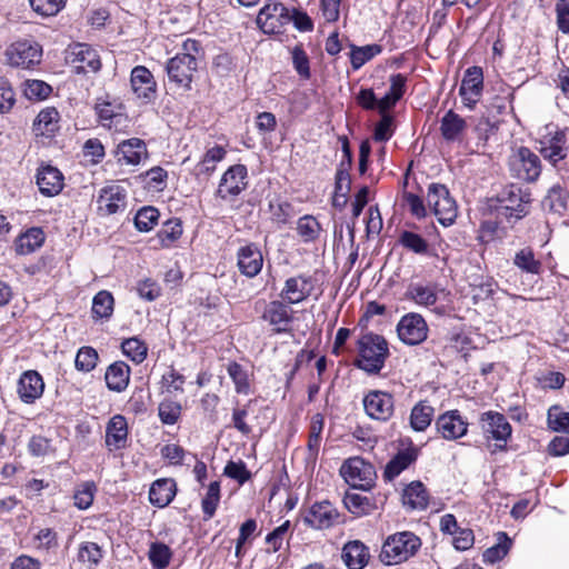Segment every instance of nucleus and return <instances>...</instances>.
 I'll return each mask as SVG.
<instances>
[{"mask_svg": "<svg viewBox=\"0 0 569 569\" xmlns=\"http://www.w3.org/2000/svg\"><path fill=\"white\" fill-rule=\"evenodd\" d=\"M417 459V450L408 448L399 451L386 466L383 477L393 480Z\"/></svg>", "mask_w": 569, "mask_h": 569, "instance_id": "34", "label": "nucleus"}, {"mask_svg": "<svg viewBox=\"0 0 569 569\" xmlns=\"http://www.w3.org/2000/svg\"><path fill=\"white\" fill-rule=\"evenodd\" d=\"M363 408L371 419L388 421L395 411V400L388 392L372 390L365 396Z\"/></svg>", "mask_w": 569, "mask_h": 569, "instance_id": "13", "label": "nucleus"}, {"mask_svg": "<svg viewBox=\"0 0 569 569\" xmlns=\"http://www.w3.org/2000/svg\"><path fill=\"white\" fill-rule=\"evenodd\" d=\"M44 233L40 228H31L16 241V251L19 254H30L42 246Z\"/></svg>", "mask_w": 569, "mask_h": 569, "instance_id": "39", "label": "nucleus"}, {"mask_svg": "<svg viewBox=\"0 0 569 569\" xmlns=\"http://www.w3.org/2000/svg\"><path fill=\"white\" fill-rule=\"evenodd\" d=\"M538 143L540 154L555 166L568 154L567 129L553 123L546 124L540 131Z\"/></svg>", "mask_w": 569, "mask_h": 569, "instance_id": "5", "label": "nucleus"}, {"mask_svg": "<svg viewBox=\"0 0 569 569\" xmlns=\"http://www.w3.org/2000/svg\"><path fill=\"white\" fill-rule=\"evenodd\" d=\"M44 391V382L41 375L36 370H27L21 373L18 380L17 392L20 400L27 405L33 403L41 398Z\"/></svg>", "mask_w": 569, "mask_h": 569, "instance_id": "21", "label": "nucleus"}, {"mask_svg": "<svg viewBox=\"0 0 569 569\" xmlns=\"http://www.w3.org/2000/svg\"><path fill=\"white\" fill-rule=\"evenodd\" d=\"M227 151L221 146L209 148L202 159L194 167V176L197 178H208L216 170L217 164L224 159Z\"/></svg>", "mask_w": 569, "mask_h": 569, "instance_id": "33", "label": "nucleus"}, {"mask_svg": "<svg viewBox=\"0 0 569 569\" xmlns=\"http://www.w3.org/2000/svg\"><path fill=\"white\" fill-rule=\"evenodd\" d=\"M495 126L487 118H480L473 126L471 134L466 140V149L472 153H483L489 137L495 132Z\"/></svg>", "mask_w": 569, "mask_h": 569, "instance_id": "27", "label": "nucleus"}, {"mask_svg": "<svg viewBox=\"0 0 569 569\" xmlns=\"http://www.w3.org/2000/svg\"><path fill=\"white\" fill-rule=\"evenodd\" d=\"M343 503L357 517L370 515L376 509V503L371 497L357 492H346Z\"/></svg>", "mask_w": 569, "mask_h": 569, "instance_id": "36", "label": "nucleus"}, {"mask_svg": "<svg viewBox=\"0 0 569 569\" xmlns=\"http://www.w3.org/2000/svg\"><path fill=\"white\" fill-rule=\"evenodd\" d=\"M182 234V224L179 219H169L158 231L157 238L161 247H171Z\"/></svg>", "mask_w": 569, "mask_h": 569, "instance_id": "43", "label": "nucleus"}, {"mask_svg": "<svg viewBox=\"0 0 569 569\" xmlns=\"http://www.w3.org/2000/svg\"><path fill=\"white\" fill-rule=\"evenodd\" d=\"M131 90L138 99L148 103L154 99L157 83L152 73L143 66H137L132 69L130 76Z\"/></svg>", "mask_w": 569, "mask_h": 569, "instance_id": "17", "label": "nucleus"}, {"mask_svg": "<svg viewBox=\"0 0 569 569\" xmlns=\"http://www.w3.org/2000/svg\"><path fill=\"white\" fill-rule=\"evenodd\" d=\"M220 500V483L219 481H213L209 485L207 493L202 499V510L207 518H211L218 507Z\"/></svg>", "mask_w": 569, "mask_h": 569, "instance_id": "55", "label": "nucleus"}, {"mask_svg": "<svg viewBox=\"0 0 569 569\" xmlns=\"http://www.w3.org/2000/svg\"><path fill=\"white\" fill-rule=\"evenodd\" d=\"M511 173L526 182L536 181L541 173V161L529 148L520 147L509 159Z\"/></svg>", "mask_w": 569, "mask_h": 569, "instance_id": "7", "label": "nucleus"}, {"mask_svg": "<svg viewBox=\"0 0 569 569\" xmlns=\"http://www.w3.org/2000/svg\"><path fill=\"white\" fill-rule=\"evenodd\" d=\"M199 58V42L192 39L186 40L182 51L167 62L166 69L169 79L186 89H190L193 74L198 69Z\"/></svg>", "mask_w": 569, "mask_h": 569, "instance_id": "2", "label": "nucleus"}, {"mask_svg": "<svg viewBox=\"0 0 569 569\" xmlns=\"http://www.w3.org/2000/svg\"><path fill=\"white\" fill-rule=\"evenodd\" d=\"M103 550L92 541L82 542L78 548V560L90 569L98 566L103 558Z\"/></svg>", "mask_w": 569, "mask_h": 569, "instance_id": "42", "label": "nucleus"}, {"mask_svg": "<svg viewBox=\"0 0 569 569\" xmlns=\"http://www.w3.org/2000/svg\"><path fill=\"white\" fill-rule=\"evenodd\" d=\"M183 385L184 377L172 368L162 376V389L168 393L182 392Z\"/></svg>", "mask_w": 569, "mask_h": 569, "instance_id": "59", "label": "nucleus"}, {"mask_svg": "<svg viewBox=\"0 0 569 569\" xmlns=\"http://www.w3.org/2000/svg\"><path fill=\"white\" fill-rule=\"evenodd\" d=\"M341 558L348 569H363L370 559V553L365 543L353 540L343 546Z\"/></svg>", "mask_w": 569, "mask_h": 569, "instance_id": "28", "label": "nucleus"}, {"mask_svg": "<svg viewBox=\"0 0 569 569\" xmlns=\"http://www.w3.org/2000/svg\"><path fill=\"white\" fill-rule=\"evenodd\" d=\"M262 319L272 326L276 333H284L290 331L293 312L283 301L273 300L266 306Z\"/></svg>", "mask_w": 569, "mask_h": 569, "instance_id": "15", "label": "nucleus"}, {"mask_svg": "<svg viewBox=\"0 0 569 569\" xmlns=\"http://www.w3.org/2000/svg\"><path fill=\"white\" fill-rule=\"evenodd\" d=\"M402 502L410 509H425L428 505V493L420 481H413L406 487L402 493Z\"/></svg>", "mask_w": 569, "mask_h": 569, "instance_id": "37", "label": "nucleus"}, {"mask_svg": "<svg viewBox=\"0 0 569 569\" xmlns=\"http://www.w3.org/2000/svg\"><path fill=\"white\" fill-rule=\"evenodd\" d=\"M549 426L555 431L569 432V412H560L558 408L548 411Z\"/></svg>", "mask_w": 569, "mask_h": 569, "instance_id": "63", "label": "nucleus"}, {"mask_svg": "<svg viewBox=\"0 0 569 569\" xmlns=\"http://www.w3.org/2000/svg\"><path fill=\"white\" fill-rule=\"evenodd\" d=\"M159 219V211L153 207L141 208L134 217V226L141 232L150 231Z\"/></svg>", "mask_w": 569, "mask_h": 569, "instance_id": "52", "label": "nucleus"}, {"mask_svg": "<svg viewBox=\"0 0 569 569\" xmlns=\"http://www.w3.org/2000/svg\"><path fill=\"white\" fill-rule=\"evenodd\" d=\"M34 547L41 550H50L58 546L57 532L50 528L39 530L33 538Z\"/></svg>", "mask_w": 569, "mask_h": 569, "instance_id": "61", "label": "nucleus"}, {"mask_svg": "<svg viewBox=\"0 0 569 569\" xmlns=\"http://www.w3.org/2000/svg\"><path fill=\"white\" fill-rule=\"evenodd\" d=\"M420 546V538L412 532L395 533L382 546L381 561L388 566L401 563L416 555Z\"/></svg>", "mask_w": 569, "mask_h": 569, "instance_id": "3", "label": "nucleus"}, {"mask_svg": "<svg viewBox=\"0 0 569 569\" xmlns=\"http://www.w3.org/2000/svg\"><path fill=\"white\" fill-rule=\"evenodd\" d=\"M406 298L421 307H431L438 301L436 288L421 283L410 284L406 291Z\"/></svg>", "mask_w": 569, "mask_h": 569, "instance_id": "35", "label": "nucleus"}, {"mask_svg": "<svg viewBox=\"0 0 569 569\" xmlns=\"http://www.w3.org/2000/svg\"><path fill=\"white\" fill-rule=\"evenodd\" d=\"M227 371L234 383L238 393L248 395L250 391V382L247 370L238 362H230Z\"/></svg>", "mask_w": 569, "mask_h": 569, "instance_id": "48", "label": "nucleus"}, {"mask_svg": "<svg viewBox=\"0 0 569 569\" xmlns=\"http://www.w3.org/2000/svg\"><path fill=\"white\" fill-rule=\"evenodd\" d=\"M116 156L121 164L138 166L148 158V149L143 140L130 138L118 144Z\"/></svg>", "mask_w": 569, "mask_h": 569, "instance_id": "23", "label": "nucleus"}, {"mask_svg": "<svg viewBox=\"0 0 569 569\" xmlns=\"http://www.w3.org/2000/svg\"><path fill=\"white\" fill-rule=\"evenodd\" d=\"M148 558L156 569H164L169 566L172 558V551L163 542H152L148 551Z\"/></svg>", "mask_w": 569, "mask_h": 569, "instance_id": "45", "label": "nucleus"}, {"mask_svg": "<svg viewBox=\"0 0 569 569\" xmlns=\"http://www.w3.org/2000/svg\"><path fill=\"white\" fill-rule=\"evenodd\" d=\"M104 380L110 390L116 392L123 391L130 381V367L123 361L111 363L107 368Z\"/></svg>", "mask_w": 569, "mask_h": 569, "instance_id": "31", "label": "nucleus"}, {"mask_svg": "<svg viewBox=\"0 0 569 569\" xmlns=\"http://www.w3.org/2000/svg\"><path fill=\"white\" fill-rule=\"evenodd\" d=\"M176 492L177 485L173 479H158L150 487L149 500L153 506L164 508L173 500Z\"/></svg>", "mask_w": 569, "mask_h": 569, "instance_id": "29", "label": "nucleus"}, {"mask_svg": "<svg viewBox=\"0 0 569 569\" xmlns=\"http://www.w3.org/2000/svg\"><path fill=\"white\" fill-rule=\"evenodd\" d=\"M325 426V418L321 413H316L311 418L308 449L311 455L317 456L321 443V433Z\"/></svg>", "mask_w": 569, "mask_h": 569, "instance_id": "51", "label": "nucleus"}, {"mask_svg": "<svg viewBox=\"0 0 569 569\" xmlns=\"http://www.w3.org/2000/svg\"><path fill=\"white\" fill-rule=\"evenodd\" d=\"M297 232L303 242H312L319 238L321 226L313 216L306 214L297 221Z\"/></svg>", "mask_w": 569, "mask_h": 569, "instance_id": "44", "label": "nucleus"}, {"mask_svg": "<svg viewBox=\"0 0 569 569\" xmlns=\"http://www.w3.org/2000/svg\"><path fill=\"white\" fill-rule=\"evenodd\" d=\"M71 56V63L78 73L97 72L101 68L97 51L86 43L76 44Z\"/></svg>", "mask_w": 569, "mask_h": 569, "instance_id": "24", "label": "nucleus"}, {"mask_svg": "<svg viewBox=\"0 0 569 569\" xmlns=\"http://www.w3.org/2000/svg\"><path fill=\"white\" fill-rule=\"evenodd\" d=\"M6 56L10 66L28 69L40 62L42 50L36 42L17 41L7 49Z\"/></svg>", "mask_w": 569, "mask_h": 569, "instance_id": "12", "label": "nucleus"}, {"mask_svg": "<svg viewBox=\"0 0 569 569\" xmlns=\"http://www.w3.org/2000/svg\"><path fill=\"white\" fill-rule=\"evenodd\" d=\"M313 288L311 277L299 274L286 280L280 297L287 303L296 305L306 300L311 295Z\"/></svg>", "mask_w": 569, "mask_h": 569, "instance_id": "19", "label": "nucleus"}, {"mask_svg": "<svg viewBox=\"0 0 569 569\" xmlns=\"http://www.w3.org/2000/svg\"><path fill=\"white\" fill-rule=\"evenodd\" d=\"M51 90V87L41 80H29L24 92L29 99H46Z\"/></svg>", "mask_w": 569, "mask_h": 569, "instance_id": "64", "label": "nucleus"}, {"mask_svg": "<svg viewBox=\"0 0 569 569\" xmlns=\"http://www.w3.org/2000/svg\"><path fill=\"white\" fill-rule=\"evenodd\" d=\"M542 207L560 213L567 207V194L560 187H552L542 200Z\"/></svg>", "mask_w": 569, "mask_h": 569, "instance_id": "53", "label": "nucleus"}, {"mask_svg": "<svg viewBox=\"0 0 569 569\" xmlns=\"http://www.w3.org/2000/svg\"><path fill=\"white\" fill-rule=\"evenodd\" d=\"M121 349L136 363H141L147 358L148 347L137 337L123 340Z\"/></svg>", "mask_w": 569, "mask_h": 569, "instance_id": "47", "label": "nucleus"}, {"mask_svg": "<svg viewBox=\"0 0 569 569\" xmlns=\"http://www.w3.org/2000/svg\"><path fill=\"white\" fill-rule=\"evenodd\" d=\"M98 352L91 347H82L78 350L74 365L79 371L90 372L97 366Z\"/></svg>", "mask_w": 569, "mask_h": 569, "instance_id": "54", "label": "nucleus"}, {"mask_svg": "<svg viewBox=\"0 0 569 569\" xmlns=\"http://www.w3.org/2000/svg\"><path fill=\"white\" fill-rule=\"evenodd\" d=\"M303 520L315 529H328L339 522V512L329 501L316 502Z\"/></svg>", "mask_w": 569, "mask_h": 569, "instance_id": "20", "label": "nucleus"}, {"mask_svg": "<svg viewBox=\"0 0 569 569\" xmlns=\"http://www.w3.org/2000/svg\"><path fill=\"white\" fill-rule=\"evenodd\" d=\"M436 428L443 439L456 440L467 433L468 422L458 410H449L437 418Z\"/></svg>", "mask_w": 569, "mask_h": 569, "instance_id": "18", "label": "nucleus"}, {"mask_svg": "<svg viewBox=\"0 0 569 569\" xmlns=\"http://www.w3.org/2000/svg\"><path fill=\"white\" fill-rule=\"evenodd\" d=\"M248 186V170L244 164L231 166L221 177L217 196L222 200L231 201Z\"/></svg>", "mask_w": 569, "mask_h": 569, "instance_id": "10", "label": "nucleus"}, {"mask_svg": "<svg viewBox=\"0 0 569 569\" xmlns=\"http://www.w3.org/2000/svg\"><path fill=\"white\" fill-rule=\"evenodd\" d=\"M97 491V486L92 481L80 483L74 491V506L81 510L88 509L92 502Z\"/></svg>", "mask_w": 569, "mask_h": 569, "instance_id": "50", "label": "nucleus"}, {"mask_svg": "<svg viewBox=\"0 0 569 569\" xmlns=\"http://www.w3.org/2000/svg\"><path fill=\"white\" fill-rule=\"evenodd\" d=\"M481 429L487 438H492L496 443L492 452L506 450L507 440L511 436V426L502 413L496 411L483 412L480 417Z\"/></svg>", "mask_w": 569, "mask_h": 569, "instance_id": "9", "label": "nucleus"}, {"mask_svg": "<svg viewBox=\"0 0 569 569\" xmlns=\"http://www.w3.org/2000/svg\"><path fill=\"white\" fill-rule=\"evenodd\" d=\"M292 63L298 74L305 79L310 78L309 58L301 46H296L292 51Z\"/></svg>", "mask_w": 569, "mask_h": 569, "instance_id": "60", "label": "nucleus"}, {"mask_svg": "<svg viewBox=\"0 0 569 569\" xmlns=\"http://www.w3.org/2000/svg\"><path fill=\"white\" fill-rule=\"evenodd\" d=\"M340 475L355 489L370 490L376 481L375 467L360 457L347 459L340 467Z\"/></svg>", "mask_w": 569, "mask_h": 569, "instance_id": "6", "label": "nucleus"}, {"mask_svg": "<svg viewBox=\"0 0 569 569\" xmlns=\"http://www.w3.org/2000/svg\"><path fill=\"white\" fill-rule=\"evenodd\" d=\"M159 418L166 425H173L178 421L181 413V406L171 400H164L159 405Z\"/></svg>", "mask_w": 569, "mask_h": 569, "instance_id": "58", "label": "nucleus"}, {"mask_svg": "<svg viewBox=\"0 0 569 569\" xmlns=\"http://www.w3.org/2000/svg\"><path fill=\"white\" fill-rule=\"evenodd\" d=\"M34 12L42 17L56 16L66 3V0H29Z\"/></svg>", "mask_w": 569, "mask_h": 569, "instance_id": "56", "label": "nucleus"}, {"mask_svg": "<svg viewBox=\"0 0 569 569\" xmlns=\"http://www.w3.org/2000/svg\"><path fill=\"white\" fill-rule=\"evenodd\" d=\"M37 184L43 196L53 197L62 190L64 178L58 168L48 164L38 169Z\"/></svg>", "mask_w": 569, "mask_h": 569, "instance_id": "26", "label": "nucleus"}, {"mask_svg": "<svg viewBox=\"0 0 569 569\" xmlns=\"http://www.w3.org/2000/svg\"><path fill=\"white\" fill-rule=\"evenodd\" d=\"M483 84V73L480 67H470L466 70L459 88V94L462 102L469 109H472L478 102Z\"/></svg>", "mask_w": 569, "mask_h": 569, "instance_id": "14", "label": "nucleus"}, {"mask_svg": "<svg viewBox=\"0 0 569 569\" xmlns=\"http://www.w3.org/2000/svg\"><path fill=\"white\" fill-rule=\"evenodd\" d=\"M128 423L121 415L113 416L106 427V446L109 451L124 449L128 443Z\"/></svg>", "mask_w": 569, "mask_h": 569, "instance_id": "25", "label": "nucleus"}, {"mask_svg": "<svg viewBox=\"0 0 569 569\" xmlns=\"http://www.w3.org/2000/svg\"><path fill=\"white\" fill-rule=\"evenodd\" d=\"M427 203L443 227L455 223L458 206L445 184L433 182L428 186Z\"/></svg>", "mask_w": 569, "mask_h": 569, "instance_id": "4", "label": "nucleus"}, {"mask_svg": "<svg viewBox=\"0 0 569 569\" xmlns=\"http://www.w3.org/2000/svg\"><path fill=\"white\" fill-rule=\"evenodd\" d=\"M513 264L521 271L530 274H539L542 270L540 260L536 259L533 250L529 247L522 248L516 252Z\"/></svg>", "mask_w": 569, "mask_h": 569, "instance_id": "40", "label": "nucleus"}, {"mask_svg": "<svg viewBox=\"0 0 569 569\" xmlns=\"http://www.w3.org/2000/svg\"><path fill=\"white\" fill-rule=\"evenodd\" d=\"M467 129V121L452 110H449L441 119L440 131L446 141H461Z\"/></svg>", "mask_w": 569, "mask_h": 569, "instance_id": "30", "label": "nucleus"}, {"mask_svg": "<svg viewBox=\"0 0 569 569\" xmlns=\"http://www.w3.org/2000/svg\"><path fill=\"white\" fill-rule=\"evenodd\" d=\"M97 114L104 127L111 128L114 120L121 118L110 102H101L96 106Z\"/></svg>", "mask_w": 569, "mask_h": 569, "instance_id": "62", "label": "nucleus"}, {"mask_svg": "<svg viewBox=\"0 0 569 569\" xmlns=\"http://www.w3.org/2000/svg\"><path fill=\"white\" fill-rule=\"evenodd\" d=\"M500 536L503 538V541H499L497 545L488 548L483 552L485 562L495 563L501 560L508 553L511 541L505 532H501Z\"/></svg>", "mask_w": 569, "mask_h": 569, "instance_id": "57", "label": "nucleus"}, {"mask_svg": "<svg viewBox=\"0 0 569 569\" xmlns=\"http://www.w3.org/2000/svg\"><path fill=\"white\" fill-rule=\"evenodd\" d=\"M60 114L53 107L41 110L33 121V131L37 136L51 137L59 129Z\"/></svg>", "mask_w": 569, "mask_h": 569, "instance_id": "32", "label": "nucleus"}, {"mask_svg": "<svg viewBox=\"0 0 569 569\" xmlns=\"http://www.w3.org/2000/svg\"><path fill=\"white\" fill-rule=\"evenodd\" d=\"M428 331L429 328L425 318L416 312L405 315L397 325L399 339L408 346L423 342L428 337Z\"/></svg>", "mask_w": 569, "mask_h": 569, "instance_id": "11", "label": "nucleus"}, {"mask_svg": "<svg viewBox=\"0 0 569 569\" xmlns=\"http://www.w3.org/2000/svg\"><path fill=\"white\" fill-rule=\"evenodd\" d=\"M237 260L239 271L248 278L256 277L263 266L262 253L254 243L240 247L237 252Z\"/></svg>", "mask_w": 569, "mask_h": 569, "instance_id": "22", "label": "nucleus"}, {"mask_svg": "<svg viewBox=\"0 0 569 569\" xmlns=\"http://www.w3.org/2000/svg\"><path fill=\"white\" fill-rule=\"evenodd\" d=\"M381 46L367 44L363 47H351L350 61L355 70L360 69L366 62L375 58L381 52Z\"/></svg>", "mask_w": 569, "mask_h": 569, "instance_id": "46", "label": "nucleus"}, {"mask_svg": "<svg viewBox=\"0 0 569 569\" xmlns=\"http://www.w3.org/2000/svg\"><path fill=\"white\" fill-rule=\"evenodd\" d=\"M113 297L109 291H99L92 301V313L97 318H109L113 311Z\"/></svg>", "mask_w": 569, "mask_h": 569, "instance_id": "49", "label": "nucleus"}, {"mask_svg": "<svg viewBox=\"0 0 569 569\" xmlns=\"http://www.w3.org/2000/svg\"><path fill=\"white\" fill-rule=\"evenodd\" d=\"M97 203L100 214H114L126 209L127 192L124 188L119 184L107 186L101 189Z\"/></svg>", "mask_w": 569, "mask_h": 569, "instance_id": "16", "label": "nucleus"}, {"mask_svg": "<svg viewBox=\"0 0 569 569\" xmlns=\"http://www.w3.org/2000/svg\"><path fill=\"white\" fill-rule=\"evenodd\" d=\"M398 241L405 249L416 254L425 256L429 253L430 246L428 241L413 231H401Z\"/></svg>", "mask_w": 569, "mask_h": 569, "instance_id": "41", "label": "nucleus"}, {"mask_svg": "<svg viewBox=\"0 0 569 569\" xmlns=\"http://www.w3.org/2000/svg\"><path fill=\"white\" fill-rule=\"evenodd\" d=\"M357 347L359 358L355 365L367 373H379L390 356L385 337L373 332H366L357 340Z\"/></svg>", "mask_w": 569, "mask_h": 569, "instance_id": "1", "label": "nucleus"}, {"mask_svg": "<svg viewBox=\"0 0 569 569\" xmlns=\"http://www.w3.org/2000/svg\"><path fill=\"white\" fill-rule=\"evenodd\" d=\"M435 409L428 401H419L413 406L410 413V426L416 431H425L431 423Z\"/></svg>", "mask_w": 569, "mask_h": 569, "instance_id": "38", "label": "nucleus"}, {"mask_svg": "<svg viewBox=\"0 0 569 569\" xmlns=\"http://www.w3.org/2000/svg\"><path fill=\"white\" fill-rule=\"evenodd\" d=\"M256 22L263 33H281L290 23V10L280 2L267 3L260 9Z\"/></svg>", "mask_w": 569, "mask_h": 569, "instance_id": "8", "label": "nucleus"}]
</instances>
